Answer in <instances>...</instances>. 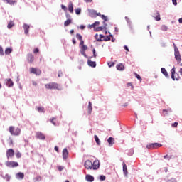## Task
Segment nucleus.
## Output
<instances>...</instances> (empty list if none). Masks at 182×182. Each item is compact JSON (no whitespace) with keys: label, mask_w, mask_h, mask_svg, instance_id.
<instances>
[{"label":"nucleus","mask_w":182,"mask_h":182,"mask_svg":"<svg viewBox=\"0 0 182 182\" xmlns=\"http://www.w3.org/2000/svg\"><path fill=\"white\" fill-rule=\"evenodd\" d=\"M92 16H94V18H96V16H101L102 19H103V26H100V27H97L95 28H94V31L95 32H100V31H103V29H105V31L107 29V24H106V22H107L108 19H107V16H105V15H102L100 13H97L95 10H92Z\"/></svg>","instance_id":"obj_1"},{"label":"nucleus","mask_w":182,"mask_h":182,"mask_svg":"<svg viewBox=\"0 0 182 182\" xmlns=\"http://www.w3.org/2000/svg\"><path fill=\"white\" fill-rule=\"evenodd\" d=\"M46 89H50V90H60L62 88H60V85L56 82H49L48 84H46L45 85Z\"/></svg>","instance_id":"obj_2"},{"label":"nucleus","mask_w":182,"mask_h":182,"mask_svg":"<svg viewBox=\"0 0 182 182\" xmlns=\"http://www.w3.org/2000/svg\"><path fill=\"white\" fill-rule=\"evenodd\" d=\"M80 53L85 58H89L87 55H86V50H87V46H85V41H83V39L80 40Z\"/></svg>","instance_id":"obj_3"},{"label":"nucleus","mask_w":182,"mask_h":182,"mask_svg":"<svg viewBox=\"0 0 182 182\" xmlns=\"http://www.w3.org/2000/svg\"><path fill=\"white\" fill-rule=\"evenodd\" d=\"M9 130L11 136H19L21 134V129L19 128L15 129V127L11 126Z\"/></svg>","instance_id":"obj_4"},{"label":"nucleus","mask_w":182,"mask_h":182,"mask_svg":"<svg viewBox=\"0 0 182 182\" xmlns=\"http://www.w3.org/2000/svg\"><path fill=\"white\" fill-rule=\"evenodd\" d=\"M6 167H10L11 168H14V167H18L19 164L18 162L14 161H7L5 163Z\"/></svg>","instance_id":"obj_5"},{"label":"nucleus","mask_w":182,"mask_h":182,"mask_svg":"<svg viewBox=\"0 0 182 182\" xmlns=\"http://www.w3.org/2000/svg\"><path fill=\"white\" fill-rule=\"evenodd\" d=\"M161 144L159 143L149 144L146 145V148L149 150H154V149H159V147H161Z\"/></svg>","instance_id":"obj_6"},{"label":"nucleus","mask_w":182,"mask_h":182,"mask_svg":"<svg viewBox=\"0 0 182 182\" xmlns=\"http://www.w3.org/2000/svg\"><path fill=\"white\" fill-rule=\"evenodd\" d=\"M30 73H33V75H36V76H39L42 74V71L38 68H31Z\"/></svg>","instance_id":"obj_7"},{"label":"nucleus","mask_w":182,"mask_h":182,"mask_svg":"<svg viewBox=\"0 0 182 182\" xmlns=\"http://www.w3.org/2000/svg\"><path fill=\"white\" fill-rule=\"evenodd\" d=\"M175 58L176 59L178 63L181 62V55H180V51H178V48H175Z\"/></svg>","instance_id":"obj_8"},{"label":"nucleus","mask_w":182,"mask_h":182,"mask_svg":"<svg viewBox=\"0 0 182 182\" xmlns=\"http://www.w3.org/2000/svg\"><path fill=\"white\" fill-rule=\"evenodd\" d=\"M15 156V151L12 149H9L6 151V157L8 159H12Z\"/></svg>","instance_id":"obj_9"},{"label":"nucleus","mask_w":182,"mask_h":182,"mask_svg":"<svg viewBox=\"0 0 182 182\" xmlns=\"http://www.w3.org/2000/svg\"><path fill=\"white\" fill-rule=\"evenodd\" d=\"M100 167V162L99 160H95L92 164L93 170H97Z\"/></svg>","instance_id":"obj_10"},{"label":"nucleus","mask_w":182,"mask_h":182,"mask_svg":"<svg viewBox=\"0 0 182 182\" xmlns=\"http://www.w3.org/2000/svg\"><path fill=\"white\" fill-rule=\"evenodd\" d=\"M153 17L155 18L156 21H161V18H160V13L158 11H154Z\"/></svg>","instance_id":"obj_11"},{"label":"nucleus","mask_w":182,"mask_h":182,"mask_svg":"<svg viewBox=\"0 0 182 182\" xmlns=\"http://www.w3.org/2000/svg\"><path fill=\"white\" fill-rule=\"evenodd\" d=\"M85 167L87 168V170H92V161H86L85 162Z\"/></svg>","instance_id":"obj_12"},{"label":"nucleus","mask_w":182,"mask_h":182,"mask_svg":"<svg viewBox=\"0 0 182 182\" xmlns=\"http://www.w3.org/2000/svg\"><path fill=\"white\" fill-rule=\"evenodd\" d=\"M36 137L40 140H45L46 139L45 134H43L42 132H37Z\"/></svg>","instance_id":"obj_13"},{"label":"nucleus","mask_w":182,"mask_h":182,"mask_svg":"<svg viewBox=\"0 0 182 182\" xmlns=\"http://www.w3.org/2000/svg\"><path fill=\"white\" fill-rule=\"evenodd\" d=\"M68 157H69V152H68V149H64L63 150V160H66L68 159Z\"/></svg>","instance_id":"obj_14"},{"label":"nucleus","mask_w":182,"mask_h":182,"mask_svg":"<svg viewBox=\"0 0 182 182\" xmlns=\"http://www.w3.org/2000/svg\"><path fill=\"white\" fill-rule=\"evenodd\" d=\"M95 38L96 41H97V42H103V35H102V34H100V35L96 34L95 36Z\"/></svg>","instance_id":"obj_15"},{"label":"nucleus","mask_w":182,"mask_h":182,"mask_svg":"<svg viewBox=\"0 0 182 182\" xmlns=\"http://www.w3.org/2000/svg\"><path fill=\"white\" fill-rule=\"evenodd\" d=\"M23 29H24V33H25V34H26V35H28V33H29V28H30L29 25H28V24H24V25L23 26Z\"/></svg>","instance_id":"obj_16"},{"label":"nucleus","mask_w":182,"mask_h":182,"mask_svg":"<svg viewBox=\"0 0 182 182\" xmlns=\"http://www.w3.org/2000/svg\"><path fill=\"white\" fill-rule=\"evenodd\" d=\"M107 143L109 144V146L111 147V146H113V144H114V138L113 137H109L107 139Z\"/></svg>","instance_id":"obj_17"},{"label":"nucleus","mask_w":182,"mask_h":182,"mask_svg":"<svg viewBox=\"0 0 182 182\" xmlns=\"http://www.w3.org/2000/svg\"><path fill=\"white\" fill-rule=\"evenodd\" d=\"M6 86H8V87H12L14 86V82L11 78L6 80Z\"/></svg>","instance_id":"obj_18"},{"label":"nucleus","mask_w":182,"mask_h":182,"mask_svg":"<svg viewBox=\"0 0 182 182\" xmlns=\"http://www.w3.org/2000/svg\"><path fill=\"white\" fill-rule=\"evenodd\" d=\"M171 79H173V80H178V79H176L174 77V75H176V67H173L171 70ZM176 79V80H175Z\"/></svg>","instance_id":"obj_19"},{"label":"nucleus","mask_w":182,"mask_h":182,"mask_svg":"<svg viewBox=\"0 0 182 182\" xmlns=\"http://www.w3.org/2000/svg\"><path fill=\"white\" fill-rule=\"evenodd\" d=\"M27 60H28V62L32 63L35 60V58L33 57V55L28 54Z\"/></svg>","instance_id":"obj_20"},{"label":"nucleus","mask_w":182,"mask_h":182,"mask_svg":"<svg viewBox=\"0 0 182 182\" xmlns=\"http://www.w3.org/2000/svg\"><path fill=\"white\" fill-rule=\"evenodd\" d=\"M161 73H163V75H164L166 77H169L168 73H167V70H166V68H161Z\"/></svg>","instance_id":"obj_21"},{"label":"nucleus","mask_w":182,"mask_h":182,"mask_svg":"<svg viewBox=\"0 0 182 182\" xmlns=\"http://www.w3.org/2000/svg\"><path fill=\"white\" fill-rule=\"evenodd\" d=\"M68 8L69 12H70V14H73V4L72 2L69 3Z\"/></svg>","instance_id":"obj_22"},{"label":"nucleus","mask_w":182,"mask_h":182,"mask_svg":"<svg viewBox=\"0 0 182 182\" xmlns=\"http://www.w3.org/2000/svg\"><path fill=\"white\" fill-rule=\"evenodd\" d=\"M112 38H113V36H112V35H109L107 36H103L102 41H105V42H107V41H110L112 39Z\"/></svg>","instance_id":"obj_23"},{"label":"nucleus","mask_w":182,"mask_h":182,"mask_svg":"<svg viewBox=\"0 0 182 182\" xmlns=\"http://www.w3.org/2000/svg\"><path fill=\"white\" fill-rule=\"evenodd\" d=\"M117 70H124V65L122 63L117 65Z\"/></svg>","instance_id":"obj_24"},{"label":"nucleus","mask_w":182,"mask_h":182,"mask_svg":"<svg viewBox=\"0 0 182 182\" xmlns=\"http://www.w3.org/2000/svg\"><path fill=\"white\" fill-rule=\"evenodd\" d=\"M122 166L124 174H125V176H127V166H126V164L124 162H123Z\"/></svg>","instance_id":"obj_25"},{"label":"nucleus","mask_w":182,"mask_h":182,"mask_svg":"<svg viewBox=\"0 0 182 182\" xmlns=\"http://www.w3.org/2000/svg\"><path fill=\"white\" fill-rule=\"evenodd\" d=\"M25 177V175L22 172H19L16 174V178H21V180Z\"/></svg>","instance_id":"obj_26"},{"label":"nucleus","mask_w":182,"mask_h":182,"mask_svg":"<svg viewBox=\"0 0 182 182\" xmlns=\"http://www.w3.org/2000/svg\"><path fill=\"white\" fill-rule=\"evenodd\" d=\"M4 53L5 55H11V53H12V48H6Z\"/></svg>","instance_id":"obj_27"},{"label":"nucleus","mask_w":182,"mask_h":182,"mask_svg":"<svg viewBox=\"0 0 182 182\" xmlns=\"http://www.w3.org/2000/svg\"><path fill=\"white\" fill-rule=\"evenodd\" d=\"M36 109L38 110V112L39 113H45V108H43L42 107H37Z\"/></svg>","instance_id":"obj_28"},{"label":"nucleus","mask_w":182,"mask_h":182,"mask_svg":"<svg viewBox=\"0 0 182 182\" xmlns=\"http://www.w3.org/2000/svg\"><path fill=\"white\" fill-rule=\"evenodd\" d=\"M94 139L98 146H100V139H99V136L97 135L94 136Z\"/></svg>","instance_id":"obj_29"},{"label":"nucleus","mask_w":182,"mask_h":182,"mask_svg":"<svg viewBox=\"0 0 182 182\" xmlns=\"http://www.w3.org/2000/svg\"><path fill=\"white\" fill-rule=\"evenodd\" d=\"M72 23V20L71 19H68L64 22V26H69Z\"/></svg>","instance_id":"obj_30"},{"label":"nucleus","mask_w":182,"mask_h":182,"mask_svg":"<svg viewBox=\"0 0 182 182\" xmlns=\"http://www.w3.org/2000/svg\"><path fill=\"white\" fill-rule=\"evenodd\" d=\"M161 31H164V32H166V31H168V27H167V26L166 25H162L161 27Z\"/></svg>","instance_id":"obj_31"},{"label":"nucleus","mask_w":182,"mask_h":182,"mask_svg":"<svg viewBox=\"0 0 182 182\" xmlns=\"http://www.w3.org/2000/svg\"><path fill=\"white\" fill-rule=\"evenodd\" d=\"M42 180V177L41 176H36V178H33V181L34 182H38V181H41Z\"/></svg>","instance_id":"obj_32"},{"label":"nucleus","mask_w":182,"mask_h":182,"mask_svg":"<svg viewBox=\"0 0 182 182\" xmlns=\"http://www.w3.org/2000/svg\"><path fill=\"white\" fill-rule=\"evenodd\" d=\"M50 123L54 126H56V118H52L50 119Z\"/></svg>","instance_id":"obj_33"},{"label":"nucleus","mask_w":182,"mask_h":182,"mask_svg":"<svg viewBox=\"0 0 182 182\" xmlns=\"http://www.w3.org/2000/svg\"><path fill=\"white\" fill-rule=\"evenodd\" d=\"M85 179L87 180V181L92 182V176H90V175H86Z\"/></svg>","instance_id":"obj_34"},{"label":"nucleus","mask_w":182,"mask_h":182,"mask_svg":"<svg viewBox=\"0 0 182 182\" xmlns=\"http://www.w3.org/2000/svg\"><path fill=\"white\" fill-rule=\"evenodd\" d=\"M6 2L7 4H9V5H14V4H16V1L7 0Z\"/></svg>","instance_id":"obj_35"},{"label":"nucleus","mask_w":182,"mask_h":182,"mask_svg":"<svg viewBox=\"0 0 182 182\" xmlns=\"http://www.w3.org/2000/svg\"><path fill=\"white\" fill-rule=\"evenodd\" d=\"M14 22H12V21H10L9 23H8V26H7V28H9V29H11V28H12V26H14Z\"/></svg>","instance_id":"obj_36"},{"label":"nucleus","mask_w":182,"mask_h":182,"mask_svg":"<svg viewBox=\"0 0 182 182\" xmlns=\"http://www.w3.org/2000/svg\"><path fill=\"white\" fill-rule=\"evenodd\" d=\"M80 12H82V10L80 9V8H77L75 9L76 15H80Z\"/></svg>","instance_id":"obj_37"},{"label":"nucleus","mask_w":182,"mask_h":182,"mask_svg":"<svg viewBox=\"0 0 182 182\" xmlns=\"http://www.w3.org/2000/svg\"><path fill=\"white\" fill-rule=\"evenodd\" d=\"M99 25H100V22H99V21H95V22L92 25V28H95V27H96V26H99Z\"/></svg>","instance_id":"obj_38"},{"label":"nucleus","mask_w":182,"mask_h":182,"mask_svg":"<svg viewBox=\"0 0 182 182\" xmlns=\"http://www.w3.org/2000/svg\"><path fill=\"white\" fill-rule=\"evenodd\" d=\"M16 157H17V159H21L22 157V154H21V152H17L16 154Z\"/></svg>","instance_id":"obj_39"},{"label":"nucleus","mask_w":182,"mask_h":182,"mask_svg":"<svg viewBox=\"0 0 182 182\" xmlns=\"http://www.w3.org/2000/svg\"><path fill=\"white\" fill-rule=\"evenodd\" d=\"M76 38H77V39H78V41H82V35L77 33Z\"/></svg>","instance_id":"obj_40"},{"label":"nucleus","mask_w":182,"mask_h":182,"mask_svg":"<svg viewBox=\"0 0 182 182\" xmlns=\"http://www.w3.org/2000/svg\"><path fill=\"white\" fill-rule=\"evenodd\" d=\"M107 64H108L109 68H112L113 66H114V62H109Z\"/></svg>","instance_id":"obj_41"},{"label":"nucleus","mask_w":182,"mask_h":182,"mask_svg":"<svg viewBox=\"0 0 182 182\" xmlns=\"http://www.w3.org/2000/svg\"><path fill=\"white\" fill-rule=\"evenodd\" d=\"M100 180L101 181H105V180H106V176H105L104 175H102L100 177Z\"/></svg>","instance_id":"obj_42"},{"label":"nucleus","mask_w":182,"mask_h":182,"mask_svg":"<svg viewBox=\"0 0 182 182\" xmlns=\"http://www.w3.org/2000/svg\"><path fill=\"white\" fill-rule=\"evenodd\" d=\"M0 55L1 56H4V48H2V46H0Z\"/></svg>","instance_id":"obj_43"},{"label":"nucleus","mask_w":182,"mask_h":182,"mask_svg":"<svg viewBox=\"0 0 182 182\" xmlns=\"http://www.w3.org/2000/svg\"><path fill=\"white\" fill-rule=\"evenodd\" d=\"M164 159H166V160H170V159H171V156L165 155L164 156Z\"/></svg>","instance_id":"obj_44"},{"label":"nucleus","mask_w":182,"mask_h":182,"mask_svg":"<svg viewBox=\"0 0 182 182\" xmlns=\"http://www.w3.org/2000/svg\"><path fill=\"white\" fill-rule=\"evenodd\" d=\"M178 126V122H174L173 124H171L172 127H177Z\"/></svg>","instance_id":"obj_45"},{"label":"nucleus","mask_w":182,"mask_h":182,"mask_svg":"<svg viewBox=\"0 0 182 182\" xmlns=\"http://www.w3.org/2000/svg\"><path fill=\"white\" fill-rule=\"evenodd\" d=\"M135 76H136V79H138V80H141V77H140V76L139 75V74L135 73Z\"/></svg>","instance_id":"obj_46"},{"label":"nucleus","mask_w":182,"mask_h":182,"mask_svg":"<svg viewBox=\"0 0 182 182\" xmlns=\"http://www.w3.org/2000/svg\"><path fill=\"white\" fill-rule=\"evenodd\" d=\"M87 63H88V66H92V60H90V58H88Z\"/></svg>","instance_id":"obj_47"},{"label":"nucleus","mask_w":182,"mask_h":182,"mask_svg":"<svg viewBox=\"0 0 182 182\" xmlns=\"http://www.w3.org/2000/svg\"><path fill=\"white\" fill-rule=\"evenodd\" d=\"M33 53H39V49L38 48L34 49Z\"/></svg>","instance_id":"obj_48"},{"label":"nucleus","mask_w":182,"mask_h":182,"mask_svg":"<svg viewBox=\"0 0 182 182\" xmlns=\"http://www.w3.org/2000/svg\"><path fill=\"white\" fill-rule=\"evenodd\" d=\"M92 53H93V56H94V58H96V50H95V49H93L92 50Z\"/></svg>","instance_id":"obj_49"},{"label":"nucleus","mask_w":182,"mask_h":182,"mask_svg":"<svg viewBox=\"0 0 182 182\" xmlns=\"http://www.w3.org/2000/svg\"><path fill=\"white\" fill-rule=\"evenodd\" d=\"M124 49H125V50H127V52H130V50H129V48L127 46H124Z\"/></svg>","instance_id":"obj_50"},{"label":"nucleus","mask_w":182,"mask_h":182,"mask_svg":"<svg viewBox=\"0 0 182 182\" xmlns=\"http://www.w3.org/2000/svg\"><path fill=\"white\" fill-rule=\"evenodd\" d=\"M96 66V62L92 61V68H95Z\"/></svg>","instance_id":"obj_51"},{"label":"nucleus","mask_w":182,"mask_h":182,"mask_svg":"<svg viewBox=\"0 0 182 182\" xmlns=\"http://www.w3.org/2000/svg\"><path fill=\"white\" fill-rule=\"evenodd\" d=\"M125 20L127 21V22L128 23H130V18H129V17L126 16V17H125Z\"/></svg>","instance_id":"obj_52"},{"label":"nucleus","mask_w":182,"mask_h":182,"mask_svg":"<svg viewBox=\"0 0 182 182\" xmlns=\"http://www.w3.org/2000/svg\"><path fill=\"white\" fill-rule=\"evenodd\" d=\"M88 107H89V111L90 112V110H92V103L89 102Z\"/></svg>","instance_id":"obj_53"},{"label":"nucleus","mask_w":182,"mask_h":182,"mask_svg":"<svg viewBox=\"0 0 182 182\" xmlns=\"http://www.w3.org/2000/svg\"><path fill=\"white\" fill-rule=\"evenodd\" d=\"M33 86H37L38 85V82H36V81H33Z\"/></svg>","instance_id":"obj_54"},{"label":"nucleus","mask_w":182,"mask_h":182,"mask_svg":"<svg viewBox=\"0 0 182 182\" xmlns=\"http://www.w3.org/2000/svg\"><path fill=\"white\" fill-rule=\"evenodd\" d=\"M54 150H55L57 153H59V148L58 146H55Z\"/></svg>","instance_id":"obj_55"},{"label":"nucleus","mask_w":182,"mask_h":182,"mask_svg":"<svg viewBox=\"0 0 182 182\" xmlns=\"http://www.w3.org/2000/svg\"><path fill=\"white\" fill-rule=\"evenodd\" d=\"M61 8L63 11H66V6L65 5H61Z\"/></svg>","instance_id":"obj_56"},{"label":"nucleus","mask_w":182,"mask_h":182,"mask_svg":"<svg viewBox=\"0 0 182 182\" xmlns=\"http://www.w3.org/2000/svg\"><path fill=\"white\" fill-rule=\"evenodd\" d=\"M173 5H177V0H172Z\"/></svg>","instance_id":"obj_57"},{"label":"nucleus","mask_w":182,"mask_h":182,"mask_svg":"<svg viewBox=\"0 0 182 182\" xmlns=\"http://www.w3.org/2000/svg\"><path fill=\"white\" fill-rule=\"evenodd\" d=\"M58 170L59 171H62V170H63V166H58Z\"/></svg>","instance_id":"obj_58"},{"label":"nucleus","mask_w":182,"mask_h":182,"mask_svg":"<svg viewBox=\"0 0 182 182\" xmlns=\"http://www.w3.org/2000/svg\"><path fill=\"white\" fill-rule=\"evenodd\" d=\"M9 144H14V141L12 140V139L9 138Z\"/></svg>","instance_id":"obj_59"},{"label":"nucleus","mask_w":182,"mask_h":182,"mask_svg":"<svg viewBox=\"0 0 182 182\" xmlns=\"http://www.w3.org/2000/svg\"><path fill=\"white\" fill-rule=\"evenodd\" d=\"M168 182H177V181H176V179H174V178H172V179L169 180Z\"/></svg>","instance_id":"obj_60"},{"label":"nucleus","mask_w":182,"mask_h":182,"mask_svg":"<svg viewBox=\"0 0 182 182\" xmlns=\"http://www.w3.org/2000/svg\"><path fill=\"white\" fill-rule=\"evenodd\" d=\"M85 28H86V26H85L84 25H81L80 26V29H85Z\"/></svg>","instance_id":"obj_61"},{"label":"nucleus","mask_w":182,"mask_h":182,"mask_svg":"<svg viewBox=\"0 0 182 182\" xmlns=\"http://www.w3.org/2000/svg\"><path fill=\"white\" fill-rule=\"evenodd\" d=\"M72 42H73V45H75L76 43V40L75 38H73Z\"/></svg>","instance_id":"obj_62"},{"label":"nucleus","mask_w":182,"mask_h":182,"mask_svg":"<svg viewBox=\"0 0 182 182\" xmlns=\"http://www.w3.org/2000/svg\"><path fill=\"white\" fill-rule=\"evenodd\" d=\"M178 22H179V23H182V18L178 19Z\"/></svg>","instance_id":"obj_63"},{"label":"nucleus","mask_w":182,"mask_h":182,"mask_svg":"<svg viewBox=\"0 0 182 182\" xmlns=\"http://www.w3.org/2000/svg\"><path fill=\"white\" fill-rule=\"evenodd\" d=\"M179 73H180V75H181V76H182V68H180Z\"/></svg>","instance_id":"obj_64"}]
</instances>
